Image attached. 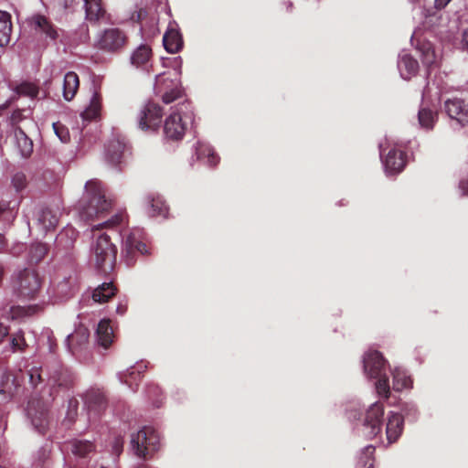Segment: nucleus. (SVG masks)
<instances>
[{"label":"nucleus","mask_w":468,"mask_h":468,"mask_svg":"<svg viewBox=\"0 0 468 468\" xmlns=\"http://www.w3.org/2000/svg\"><path fill=\"white\" fill-rule=\"evenodd\" d=\"M124 215L122 213L114 216L112 219L103 224L93 226V241L90 246V260L96 269L102 272L108 273L113 270L117 249L111 241V237L106 233H101L102 227H112L122 223Z\"/></svg>","instance_id":"obj_1"},{"label":"nucleus","mask_w":468,"mask_h":468,"mask_svg":"<svg viewBox=\"0 0 468 468\" xmlns=\"http://www.w3.org/2000/svg\"><path fill=\"white\" fill-rule=\"evenodd\" d=\"M410 42L416 47V49L420 52L422 63L427 67V88L423 92V96L426 92L431 90V86H435L439 90L438 94L444 90V83L441 77H437V70L441 62V54L436 51L432 44L422 38L420 30H415L411 36Z\"/></svg>","instance_id":"obj_2"},{"label":"nucleus","mask_w":468,"mask_h":468,"mask_svg":"<svg viewBox=\"0 0 468 468\" xmlns=\"http://www.w3.org/2000/svg\"><path fill=\"white\" fill-rule=\"evenodd\" d=\"M111 207V202L105 198L101 182L88 181L85 193L80 202V215L85 220L100 218Z\"/></svg>","instance_id":"obj_3"},{"label":"nucleus","mask_w":468,"mask_h":468,"mask_svg":"<svg viewBox=\"0 0 468 468\" xmlns=\"http://www.w3.org/2000/svg\"><path fill=\"white\" fill-rule=\"evenodd\" d=\"M193 121L194 112L190 102L184 101L172 106L164 122L165 138L171 141L182 140Z\"/></svg>","instance_id":"obj_4"},{"label":"nucleus","mask_w":468,"mask_h":468,"mask_svg":"<svg viewBox=\"0 0 468 468\" xmlns=\"http://www.w3.org/2000/svg\"><path fill=\"white\" fill-rule=\"evenodd\" d=\"M364 373L369 378L377 379L376 390L379 396L388 398L390 386L386 375L387 361L377 350H368L363 357Z\"/></svg>","instance_id":"obj_5"},{"label":"nucleus","mask_w":468,"mask_h":468,"mask_svg":"<svg viewBox=\"0 0 468 468\" xmlns=\"http://www.w3.org/2000/svg\"><path fill=\"white\" fill-rule=\"evenodd\" d=\"M165 66H173L175 69V79H171L166 73L158 74L155 77L154 91L162 96L165 103H171L182 95L179 86L178 77L181 74L182 58L180 57L175 58H166L163 60Z\"/></svg>","instance_id":"obj_6"},{"label":"nucleus","mask_w":468,"mask_h":468,"mask_svg":"<svg viewBox=\"0 0 468 468\" xmlns=\"http://www.w3.org/2000/svg\"><path fill=\"white\" fill-rule=\"evenodd\" d=\"M42 280L35 269L25 268L11 276L10 286L13 293L22 300H32L40 292Z\"/></svg>","instance_id":"obj_7"},{"label":"nucleus","mask_w":468,"mask_h":468,"mask_svg":"<svg viewBox=\"0 0 468 468\" xmlns=\"http://www.w3.org/2000/svg\"><path fill=\"white\" fill-rule=\"evenodd\" d=\"M131 448L135 455L147 459L160 448V437L157 431L145 426L131 435Z\"/></svg>","instance_id":"obj_8"},{"label":"nucleus","mask_w":468,"mask_h":468,"mask_svg":"<svg viewBox=\"0 0 468 468\" xmlns=\"http://www.w3.org/2000/svg\"><path fill=\"white\" fill-rule=\"evenodd\" d=\"M379 153L388 176L400 173L406 165L405 153L393 140L386 137L379 143Z\"/></svg>","instance_id":"obj_9"},{"label":"nucleus","mask_w":468,"mask_h":468,"mask_svg":"<svg viewBox=\"0 0 468 468\" xmlns=\"http://www.w3.org/2000/svg\"><path fill=\"white\" fill-rule=\"evenodd\" d=\"M143 235L142 229H134L123 239L122 253L125 257L128 265L134 263L136 252L142 255L149 253L146 244L143 241Z\"/></svg>","instance_id":"obj_10"},{"label":"nucleus","mask_w":468,"mask_h":468,"mask_svg":"<svg viewBox=\"0 0 468 468\" xmlns=\"http://www.w3.org/2000/svg\"><path fill=\"white\" fill-rule=\"evenodd\" d=\"M443 111L452 121V127H468V102L463 99L446 100L443 103Z\"/></svg>","instance_id":"obj_11"},{"label":"nucleus","mask_w":468,"mask_h":468,"mask_svg":"<svg viewBox=\"0 0 468 468\" xmlns=\"http://www.w3.org/2000/svg\"><path fill=\"white\" fill-rule=\"evenodd\" d=\"M162 116L161 106L154 102H148L139 112L138 126L143 131L156 132L160 126Z\"/></svg>","instance_id":"obj_12"},{"label":"nucleus","mask_w":468,"mask_h":468,"mask_svg":"<svg viewBox=\"0 0 468 468\" xmlns=\"http://www.w3.org/2000/svg\"><path fill=\"white\" fill-rule=\"evenodd\" d=\"M384 406L380 402H375L367 410L364 418V432L370 439L377 437L382 431V420Z\"/></svg>","instance_id":"obj_13"},{"label":"nucleus","mask_w":468,"mask_h":468,"mask_svg":"<svg viewBox=\"0 0 468 468\" xmlns=\"http://www.w3.org/2000/svg\"><path fill=\"white\" fill-rule=\"evenodd\" d=\"M127 43L126 34L116 27L105 29L99 37L98 46L101 49L116 52L125 47Z\"/></svg>","instance_id":"obj_14"},{"label":"nucleus","mask_w":468,"mask_h":468,"mask_svg":"<svg viewBox=\"0 0 468 468\" xmlns=\"http://www.w3.org/2000/svg\"><path fill=\"white\" fill-rule=\"evenodd\" d=\"M27 417L34 429L39 433H44L48 423L47 402L42 399H31L27 405Z\"/></svg>","instance_id":"obj_15"},{"label":"nucleus","mask_w":468,"mask_h":468,"mask_svg":"<svg viewBox=\"0 0 468 468\" xmlns=\"http://www.w3.org/2000/svg\"><path fill=\"white\" fill-rule=\"evenodd\" d=\"M39 310L38 305H29L27 307L22 306H11L9 308L5 307L0 310V343L8 335V327L5 325L2 320L16 319L23 316L32 315Z\"/></svg>","instance_id":"obj_16"},{"label":"nucleus","mask_w":468,"mask_h":468,"mask_svg":"<svg viewBox=\"0 0 468 468\" xmlns=\"http://www.w3.org/2000/svg\"><path fill=\"white\" fill-rule=\"evenodd\" d=\"M102 109V97L99 87L93 85L91 88V96L89 104L81 112V117L85 121H94L100 118Z\"/></svg>","instance_id":"obj_17"},{"label":"nucleus","mask_w":468,"mask_h":468,"mask_svg":"<svg viewBox=\"0 0 468 468\" xmlns=\"http://www.w3.org/2000/svg\"><path fill=\"white\" fill-rule=\"evenodd\" d=\"M386 424V437L388 444L395 442L400 436L403 430V417L398 413L390 411L388 414Z\"/></svg>","instance_id":"obj_18"},{"label":"nucleus","mask_w":468,"mask_h":468,"mask_svg":"<svg viewBox=\"0 0 468 468\" xmlns=\"http://www.w3.org/2000/svg\"><path fill=\"white\" fill-rule=\"evenodd\" d=\"M398 69L402 79L410 80L419 71V62L410 54L402 51L399 55Z\"/></svg>","instance_id":"obj_19"},{"label":"nucleus","mask_w":468,"mask_h":468,"mask_svg":"<svg viewBox=\"0 0 468 468\" xmlns=\"http://www.w3.org/2000/svg\"><path fill=\"white\" fill-rule=\"evenodd\" d=\"M165 50L171 54L179 52L183 48V39L175 25L170 24L163 37Z\"/></svg>","instance_id":"obj_20"},{"label":"nucleus","mask_w":468,"mask_h":468,"mask_svg":"<svg viewBox=\"0 0 468 468\" xmlns=\"http://www.w3.org/2000/svg\"><path fill=\"white\" fill-rule=\"evenodd\" d=\"M30 25L36 31L45 35L50 39H56L58 37L57 29L45 16L34 15L30 18Z\"/></svg>","instance_id":"obj_21"},{"label":"nucleus","mask_w":468,"mask_h":468,"mask_svg":"<svg viewBox=\"0 0 468 468\" xmlns=\"http://www.w3.org/2000/svg\"><path fill=\"white\" fill-rule=\"evenodd\" d=\"M19 384L16 377L10 373L3 375L0 380V402H5L13 398Z\"/></svg>","instance_id":"obj_22"},{"label":"nucleus","mask_w":468,"mask_h":468,"mask_svg":"<svg viewBox=\"0 0 468 468\" xmlns=\"http://www.w3.org/2000/svg\"><path fill=\"white\" fill-rule=\"evenodd\" d=\"M197 158L208 166H215L219 162V156L210 144L199 142L196 146Z\"/></svg>","instance_id":"obj_23"},{"label":"nucleus","mask_w":468,"mask_h":468,"mask_svg":"<svg viewBox=\"0 0 468 468\" xmlns=\"http://www.w3.org/2000/svg\"><path fill=\"white\" fill-rule=\"evenodd\" d=\"M59 214L60 212L58 208H42L37 217L38 224L46 231L53 229L58 222Z\"/></svg>","instance_id":"obj_24"},{"label":"nucleus","mask_w":468,"mask_h":468,"mask_svg":"<svg viewBox=\"0 0 468 468\" xmlns=\"http://www.w3.org/2000/svg\"><path fill=\"white\" fill-rule=\"evenodd\" d=\"M90 333L86 327L80 326L74 333L68 335L66 343L69 350L75 353L78 348H81L89 340Z\"/></svg>","instance_id":"obj_25"},{"label":"nucleus","mask_w":468,"mask_h":468,"mask_svg":"<svg viewBox=\"0 0 468 468\" xmlns=\"http://www.w3.org/2000/svg\"><path fill=\"white\" fill-rule=\"evenodd\" d=\"M126 145L120 140H113L109 143L106 148V158L113 165L122 164Z\"/></svg>","instance_id":"obj_26"},{"label":"nucleus","mask_w":468,"mask_h":468,"mask_svg":"<svg viewBox=\"0 0 468 468\" xmlns=\"http://www.w3.org/2000/svg\"><path fill=\"white\" fill-rule=\"evenodd\" d=\"M80 87L79 76L73 72L69 71L65 74L63 80V98L67 101H70L76 96Z\"/></svg>","instance_id":"obj_27"},{"label":"nucleus","mask_w":468,"mask_h":468,"mask_svg":"<svg viewBox=\"0 0 468 468\" xmlns=\"http://www.w3.org/2000/svg\"><path fill=\"white\" fill-rule=\"evenodd\" d=\"M84 405L89 411H93L95 414L99 413L105 407V399L101 392L99 390L88 391L84 397Z\"/></svg>","instance_id":"obj_28"},{"label":"nucleus","mask_w":468,"mask_h":468,"mask_svg":"<svg viewBox=\"0 0 468 468\" xmlns=\"http://www.w3.org/2000/svg\"><path fill=\"white\" fill-rule=\"evenodd\" d=\"M110 322L109 319L101 320L96 330L98 344L104 348H107L113 342V330Z\"/></svg>","instance_id":"obj_29"},{"label":"nucleus","mask_w":468,"mask_h":468,"mask_svg":"<svg viewBox=\"0 0 468 468\" xmlns=\"http://www.w3.org/2000/svg\"><path fill=\"white\" fill-rule=\"evenodd\" d=\"M438 120V112L427 105H421L418 112V121L420 128L432 130Z\"/></svg>","instance_id":"obj_30"},{"label":"nucleus","mask_w":468,"mask_h":468,"mask_svg":"<svg viewBox=\"0 0 468 468\" xmlns=\"http://www.w3.org/2000/svg\"><path fill=\"white\" fill-rule=\"evenodd\" d=\"M152 58V49L146 45L139 46L131 56V63L136 68L146 69Z\"/></svg>","instance_id":"obj_31"},{"label":"nucleus","mask_w":468,"mask_h":468,"mask_svg":"<svg viewBox=\"0 0 468 468\" xmlns=\"http://www.w3.org/2000/svg\"><path fill=\"white\" fill-rule=\"evenodd\" d=\"M68 451H70L76 457H85L94 450L93 444L89 441L74 440L65 444Z\"/></svg>","instance_id":"obj_32"},{"label":"nucleus","mask_w":468,"mask_h":468,"mask_svg":"<svg viewBox=\"0 0 468 468\" xmlns=\"http://www.w3.org/2000/svg\"><path fill=\"white\" fill-rule=\"evenodd\" d=\"M12 32L11 16L0 10V46H5L9 43Z\"/></svg>","instance_id":"obj_33"},{"label":"nucleus","mask_w":468,"mask_h":468,"mask_svg":"<svg viewBox=\"0 0 468 468\" xmlns=\"http://www.w3.org/2000/svg\"><path fill=\"white\" fill-rule=\"evenodd\" d=\"M393 385L392 388L396 391H401L405 388H410L412 386V380L407 375V372L399 367H396L392 371Z\"/></svg>","instance_id":"obj_34"},{"label":"nucleus","mask_w":468,"mask_h":468,"mask_svg":"<svg viewBox=\"0 0 468 468\" xmlns=\"http://www.w3.org/2000/svg\"><path fill=\"white\" fill-rule=\"evenodd\" d=\"M115 292L116 288L112 282H104L94 290L92 299L96 303H105L111 299Z\"/></svg>","instance_id":"obj_35"},{"label":"nucleus","mask_w":468,"mask_h":468,"mask_svg":"<svg viewBox=\"0 0 468 468\" xmlns=\"http://www.w3.org/2000/svg\"><path fill=\"white\" fill-rule=\"evenodd\" d=\"M85 3L86 17L90 21H97L102 18L105 11L101 6V0H83Z\"/></svg>","instance_id":"obj_36"},{"label":"nucleus","mask_w":468,"mask_h":468,"mask_svg":"<svg viewBox=\"0 0 468 468\" xmlns=\"http://www.w3.org/2000/svg\"><path fill=\"white\" fill-rule=\"evenodd\" d=\"M15 138L17 147L24 157H27L33 151L32 141L27 134L18 127L15 129Z\"/></svg>","instance_id":"obj_37"},{"label":"nucleus","mask_w":468,"mask_h":468,"mask_svg":"<svg viewBox=\"0 0 468 468\" xmlns=\"http://www.w3.org/2000/svg\"><path fill=\"white\" fill-rule=\"evenodd\" d=\"M145 368L146 365L144 363L131 367L126 372L119 374L120 380L133 388V381H136L140 378V375L145 370Z\"/></svg>","instance_id":"obj_38"},{"label":"nucleus","mask_w":468,"mask_h":468,"mask_svg":"<svg viewBox=\"0 0 468 468\" xmlns=\"http://www.w3.org/2000/svg\"><path fill=\"white\" fill-rule=\"evenodd\" d=\"M150 207H151V209L149 211V214L152 217H156V216L166 217L168 208H167L165 201L160 197H152L150 200Z\"/></svg>","instance_id":"obj_39"},{"label":"nucleus","mask_w":468,"mask_h":468,"mask_svg":"<svg viewBox=\"0 0 468 468\" xmlns=\"http://www.w3.org/2000/svg\"><path fill=\"white\" fill-rule=\"evenodd\" d=\"M48 248L46 244L43 243H34L31 245L28 257L30 262L37 263L39 262L47 254Z\"/></svg>","instance_id":"obj_40"},{"label":"nucleus","mask_w":468,"mask_h":468,"mask_svg":"<svg viewBox=\"0 0 468 468\" xmlns=\"http://www.w3.org/2000/svg\"><path fill=\"white\" fill-rule=\"evenodd\" d=\"M48 381L53 386L58 385V387H66L70 382V379L68 372L59 368L49 376Z\"/></svg>","instance_id":"obj_41"},{"label":"nucleus","mask_w":468,"mask_h":468,"mask_svg":"<svg viewBox=\"0 0 468 468\" xmlns=\"http://www.w3.org/2000/svg\"><path fill=\"white\" fill-rule=\"evenodd\" d=\"M374 447L373 446H367L362 453V457L360 458L358 462L359 468H372L374 465L373 461V453H374Z\"/></svg>","instance_id":"obj_42"},{"label":"nucleus","mask_w":468,"mask_h":468,"mask_svg":"<svg viewBox=\"0 0 468 468\" xmlns=\"http://www.w3.org/2000/svg\"><path fill=\"white\" fill-rule=\"evenodd\" d=\"M27 375L29 382L33 387H37V384L44 380L41 374V367L37 365L28 366Z\"/></svg>","instance_id":"obj_43"},{"label":"nucleus","mask_w":468,"mask_h":468,"mask_svg":"<svg viewBox=\"0 0 468 468\" xmlns=\"http://www.w3.org/2000/svg\"><path fill=\"white\" fill-rule=\"evenodd\" d=\"M16 91L20 95L28 96L31 98L36 97L38 93L37 87L30 82L21 83L19 86H17Z\"/></svg>","instance_id":"obj_44"},{"label":"nucleus","mask_w":468,"mask_h":468,"mask_svg":"<svg viewBox=\"0 0 468 468\" xmlns=\"http://www.w3.org/2000/svg\"><path fill=\"white\" fill-rule=\"evenodd\" d=\"M53 129L56 135L62 143H67L69 140V133L65 125L60 122H54Z\"/></svg>","instance_id":"obj_45"},{"label":"nucleus","mask_w":468,"mask_h":468,"mask_svg":"<svg viewBox=\"0 0 468 468\" xmlns=\"http://www.w3.org/2000/svg\"><path fill=\"white\" fill-rule=\"evenodd\" d=\"M12 184L17 191L24 189L27 186V177L25 174L16 173L12 178Z\"/></svg>","instance_id":"obj_46"},{"label":"nucleus","mask_w":468,"mask_h":468,"mask_svg":"<svg viewBox=\"0 0 468 468\" xmlns=\"http://www.w3.org/2000/svg\"><path fill=\"white\" fill-rule=\"evenodd\" d=\"M123 446V440L121 436L115 437L112 442V454L118 456L122 451Z\"/></svg>","instance_id":"obj_47"},{"label":"nucleus","mask_w":468,"mask_h":468,"mask_svg":"<svg viewBox=\"0 0 468 468\" xmlns=\"http://www.w3.org/2000/svg\"><path fill=\"white\" fill-rule=\"evenodd\" d=\"M11 344L14 351L22 350L25 346L24 336L20 334L16 335L12 338Z\"/></svg>","instance_id":"obj_48"},{"label":"nucleus","mask_w":468,"mask_h":468,"mask_svg":"<svg viewBox=\"0 0 468 468\" xmlns=\"http://www.w3.org/2000/svg\"><path fill=\"white\" fill-rule=\"evenodd\" d=\"M441 20V15L440 14L439 16H437L436 13L432 14V15H429L427 17H426V21H425V25L427 27H435V26H440L441 23H437V20Z\"/></svg>","instance_id":"obj_49"},{"label":"nucleus","mask_w":468,"mask_h":468,"mask_svg":"<svg viewBox=\"0 0 468 468\" xmlns=\"http://www.w3.org/2000/svg\"><path fill=\"white\" fill-rule=\"evenodd\" d=\"M403 411L405 412V415L407 417L412 415L413 417L417 414V409L414 405H406V407L403 409Z\"/></svg>","instance_id":"obj_50"},{"label":"nucleus","mask_w":468,"mask_h":468,"mask_svg":"<svg viewBox=\"0 0 468 468\" xmlns=\"http://www.w3.org/2000/svg\"><path fill=\"white\" fill-rule=\"evenodd\" d=\"M127 311V303L126 301H121L116 308V313L120 315H123Z\"/></svg>","instance_id":"obj_51"},{"label":"nucleus","mask_w":468,"mask_h":468,"mask_svg":"<svg viewBox=\"0 0 468 468\" xmlns=\"http://www.w3.org/2000/svg\"><path fill=\"white\" fill-rule=\"evenodd\" d=\"M64 235L70 236L71 239H75L77 234H76V231L73 229L69 228V229H66L63 232H61L58 235V239H62Z\"/></svg>","instance_id":"obj_52"},{"label":"nucleus","mask_w":468,"mask_h":468,"mask_svg":"<svg viewBox=\"0 0 468 468\" xmlns=\"http://www.w3.org/2000/svg\"><path fill=\"white\" fill-rule=\"evenodd\" d=\"M451 0H435L434 5L437 10L443 9Z\"/></svg>","instance_id":"obj_53"},{"label":"nucleus","mask_w":468,"mask_h":468,"mask_svg":"<svg viewBox=\"0 0 468 468\" xmlns=\"http://www.w3.org/2000/svg\"><path fill=\"white\" fill-rule=\"evenodd\" d=\"M460 189L463 194L468 195V177L461 180Z\"/></svg>","instance_id":"obj_54"},{"label":"nucleus","mask_w":468,"mask_h":468,"mask_svg":"<svg viewBox=\"0 0 468 468\" xmlns=\"http://www.w3.org/2000/svg\"><path fill=\"white\" fill-rule=\"evenodd\" d=\"M77 401L76 400H70L69 403V416L71 418V415L75 414L76 413V410H77Z\"/></svg>","instance_id":"obj_55"},{"label":"nucleus","mask_w":468,"mask_h":468,"mask_svg":"<svg viewBox=\"0 0 468 468\" xmlns=\"http://www.w3.org/2000/svg\"><path fill=\"white\" fill-rule=\"evenodd\" d=\"M21 115H22V113L20 111L14 112L11 116V122L13 123L17 122L21 119Z\"/></svg>","instance_id":"obj_56"},{"label":"nucleus","mask_w":468,"mask_h":468,"mask_svg":"<svg viewBox=\"0 0 468 468\" xmlns=\"http://www.w3.org/2000/svg\"><path fill=\"white\" fill-rule=\"evenodd\" d=\"M463 45L468 48V28L463 34Z\"/></svg>","instance_id":"obj_57"},{"label":"nucleus","mask_w":468,"mask_h":468,"mask_svg":"<svg viewBox=\"0 0 468 468\" xmlns=\"http://www.w3.org/2000/svg\"><path fill=\"white\" fill-rule=\"evenodd\" d=\"M8 208V205L6 203H0V215L4 213Z\"/></svg>","instance_id":"obj_58"},{"label":"nucleus","mask_w":468,"mask_h":468,"mask_svg":"<svg viewBox=\"0 0 468 468\" xmlns=\"http://www.w3.org/2000/svg\"><path fill=\"white\" fill-rule=\"evenodd\" d=\"M4 274H5V269H4V266H3L2 264H0V283L2 282V280H3Z\"/></svg>","instance_id":"obj_59"},{"label":"nucleus","mask_w":468,"mask_h":468,"mask_svg":"<svg viewBox=\"0 0 468 468\" xmlns=\"http://www.w3.org/2000/svg\"><path fill=\"white\" fill-rule=\"evenodd\" d=\"M5 244V239H4L3 235L0 234V250L4 248Z\"/></svg>","instance_id":"obj_60"}]
</instances>
